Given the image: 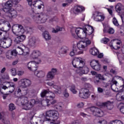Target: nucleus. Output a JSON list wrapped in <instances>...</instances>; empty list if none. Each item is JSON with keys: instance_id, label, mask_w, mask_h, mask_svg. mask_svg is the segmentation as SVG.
<instances>
[{"instance_id": "obj_52", "label": "nucleus", "mask_w": 124, "mask_h": 124, "mask_svg": "<svg viewBox=\"0 0 124 124\" xmlns=\"http://www.w3.org/2000/svg\"><path fill=\"white\" fill-rule=\"evenodd\" d=\"M119 78H121L122 81H123V85L120 87V92H122V91H123V90H124V78H123L121 77H119Z\"/></svg>"}, {"instance_id": "obj_61", "label": "nucleus", "mask_w": 124, "mask_h": 124, "mask_svg": "<svg viewBox=\"0 0 124 124\" xmlns=\"http://www.w3.org/2000/svg\"><path fill=\"white\" fill-rule=\"evenodd\" d=\"M37 28L40 30V31H44V27H43L42 25H38Z\"/></svg>"}, {"instance_id": "obj_24", "label": "nucleus", "mask_w": 124, "mask_h": 124, "mask_svg": "<svg viewBox=\"0 0 124 124\" xmlns=\"http://www.w3.org/2000/svg\"><path fill=\"white\" fill-rule=\"evenodd\" d=\"M123 7H124V6H123V4L121 3H118L116 6H115V11L116 12H118V13H120L121 11L123 10Z\"/></svg>"}, {"instance_id": "obj_5", "label": "nucleus", "mask_w": 124, "mask_h": 124, "mask_svg": "<svg viewBox=\"0 0 124 124\" xmlns=\"http://www.w3.org/2000/svg\"><path fill=\"white\" fill-rule=\"evenodd\" d=\"M2 46V48H6L10 47L12 45V40L9 38L8 36H4L3 38L1 39L0 45Z\"/></svg>"}, {"instance_id": "obj_2", "label": "nucleus", "mask_w": 124, "mask_h": 124, "mask_svg": "<svg viewBox=\"0 0 124 124\" xmlns=\"http://www.w3.org/2000/svg\"><path fill=\"white\" fill-rule=\"evenodd\" d=\"M45 121L49 122L50 124H60L61 121L59 119V112L55 110H51L46 111Z\"/></svg>"}, {"instance_id": "obj_32", "label": "nucleus", "mask_w": 124, "mask_h": 124, "mask_svg": "<svg viewBox=\"0 0 124 124\" xmlns=\"http://www.w3.org/2000/svg\"><path fill=\"white\" fill-rule=\"evenodd\" d=\"M67 50H68V47L63 46L60 50L59 53H60V54H66Z\"/></svg>"}, {"instance_id": "obj_59", "label": "nucleus", "mask_w": 124, "mask_h": 124, "mask_svg": "<svg viewBox=\"0 0 124 124\" xmlns=\"http://www.w3.org/2000/svg\"><path fill=\"white\" fill-rule=\"evenodd\" d=\"M84 87L86 89H91V88H92V85L90 83H85L84 84Z\"/></svg>"}, {"instance_id": "obj_48", "label": "nucleus", "mask_w": 124, "mask_h": 124, "mask_svg": "<svg viewBox=\"0 0 124 124\" xmlns=\"http://www.w3.org/2000/svg\"><path fill=\"white\" fill-rule=\"evenodd\" d=\"M18 54V53H17V49H14L13 50L11 51L10 55H11V56H14L15 57L16 56H17V55Z\"/></svg>"}, {"instance_id": "obj_62", "label": "nucleus", "mask_w": 124, "mask_h": 124, "mask_svg": "<svg viewBox=\"0 0 124 124\" xmlns=\"http://www.w3.org/2000/svg\"><path fill=\"white\" fill-rule=\"evenodd\" d=\"M50 72H51V73H52V74H54V75H56V74L57 73V69L52 68L51 69V71Z\"/></svg>"}, {"instance_id": "obj_46", "label": "nucleus", "mask_w": 124, "mask_h": 124, "mask_svg": "<svg viewBox=\"0 0 124 124\" xmlns=\"http://www.w3.org/2000/svg\"><path fill=\"white\" fill-rule=\"evenodd\" d=\"M23 56H27V55H29V54H30V49H29V48L26 47L23 49Z\"/></svg>"}, {"instance_id": "obj_1", "label": "nucleus", "mask_w": 124, "mask_h": 124, "mask_svg": "<svg viewBox=\"0 0 124 124\" xmlns=\"http://www.w3.org/2000/svg\"><path fill=\"white\" fill-rule=\"evenodd\" d=\"M91 40H85L78 43L77 46H73V50L70 52V56L73 57L75 55H80L84 53V51L88 50V46L91 45Z\"/></svg>"}, {"instance_id": "obj_31", "label": "nucleus", "mask_w": 124, "mask_h": 124, "mask_svg": "<svg viewBox=\"0 0 124 124\" xmlns=\"http://www.w3.org/2000/svg\"><path fill=\"white\" fill-rule=\"evenodd\" d=\"M103 31L104 33H109V34H114V29L112 28H110L108 30H107L106 29H103Z\"/></svg>"}, {"instance_id": "obj_58", "label": "nucleus", "mask_w": 124, "mask_h": 124, "mask_svg": "<svg viewBox=\"0 0 124 124\" xmlns=\"http://www.w3.org/2000/svg\"><path fill=\"white\" fill-rule=\"evenodd\" d=\"M109 39L108 38H107L106 37L105 38H104L103 39V41L104 43V44H107V43H108V42H109Z\"/></svg>"}, {"instance_id": "obj_21", "label": "nucleus", "mask_w": 124, "mask_h": 124, "mask_svg": "<svg viewBox=\"0 0 124 124\" xmlns=\"http://www.w3.org/2000/svg\"><path fill=\"white\" fill-rule=\"evenodd\" d=\"M104 19H105V16L99 15L98 14L97 15L94 17V21H96L97 22H100L101 21H104Z\"/></svg>"}, {"instance_id": "obj_20", "label": "nucleus", "mask_w": 124, "mask_h": 124, "mask_svg": "<svg viewBox=\"0 0 124 124\" xmlns=\"http://www.w3.org/2000/svg\"><path fill=\"white\" fill-rule=\"evenodd\" d=\"M6 89H8V87H7L6 86H5V85H3L0 89V92L2 94H3L2 97L3 99H6V97H7V96H8V93L4 94V92H3V91H5Z\"/></svg>"}, {"instance_id": "obj_51", "label": "nucleus", "mask_w": 124, "mask_h": 124, "mask_svg": "<svg viewBox=\"0 0 124 124\" xmlns=\"http://www.w3.org/2000/svg\"><path fill=\"white\" fill-rule=\"evenodd\" d=\"M9 109L10 111H13V110H15V106L13 104H10L9 105Z\"/></svg>"}, {"instance_id": "obj_23", "label": "nucleus", "mask_w": 124, "mask_h": 124, "mask_svg": "<svg viewBox=\"0 0 124 124\" xmlns=\"http://www.w3.org/2000/svg\"><path fill=\"white\" fill-rule=\"evenodd\" d=\"M81 68H82V70L79 73V75H80V76H81V75H83V74H88L89 72V68L86 66L84 67L83 66V67H81Z\"/></svg>"}, {"instance_id": "obj_18", "label": "nucleus", "mask_w": 124, "mask_h": 124, "mask_svg": "<svg viewBox=\"0 0 124 124\" xmlns=\"http://www.w3.org/2000/svg\"><path fill=\"white\" fill-rule=\"evenodd\" d=\"M55 97L49 96V99H46V101L47 103V106H49V105H54V104H56L57 103V100L54 99Z\"/></svg>"}, {"instance_id": "obj_63", "label": "nucleus", "mask_w": 124, "mask_h": 124, "mask_svg": "<svg viewBox=\"0 0 124 124\" xmlns=\"http://www.w3.org/2000/svg\"><path fill=\"white\" fill-rule=\"evenodd\" d=\"M98 93H103V89L101 88V87H98L97 88Z\"/></svg>"}, {"instance_id": "obj_54", "label": "nucleus", "mask_w": 124, "mask_h": 124, "mask_svg": "<svg viewBox=\"0 0 124 124\" xmlns=\"http://www.w3.org/2000/svg\"><path fill=\"white\" fill-rule=\"evenodd\" d=\"M48 86H50V87L53 86L55 85V82L54 81H50L46 83Z\"/></svg>"}, {"instance_id": "obj_37", "label": "nucleus", "mask_w": 124, "mask_h": 124, "mask_svg": "<svg viewBox=\"0 0 124 124\" xmlns=\"http://www.w3.org/2000/svg\"><path fill=\"white\" fill-rule=\"evenodd\" d=\"M16 51H17V55H22L23 56V54L24 53L23 48H22L20 46H17V47L16 48Z\"/></svg>"}, {"instance_id": "obj_44", "label": "nucleus", "mask_w": 124, "mask_h": 124, "mask_svg": "<svg viewBox=\"0 0 124 124\" xmlns=\"http://www.w3.org/2000/svg\"><path fill=\"white\" fill-rule=\"evenodd\" d=\"M9 92L10 93H12L15 90V84H13L12 86H9Z\"/></svg>"}, {"instance_id": "obj_42", "label": "nucleus", "mask_w": 124, "mask_h": 124, "mask_svg": "<svg viewBox=\"0 0 124 124\" xmlns=\"http://www.w3.org/2000/svg\"><path fill=\"white\" fill-rule=\"evenodd\" d=\"M109 124H123V122L120 120H116L109 122Z\"/></svg>"}, {"instance_id": "obj_53", "label": "nucleus", "mask_w": 124, "mask_h": 124, "mask_svg": "<svg viewBox=\"0 0 124 124\" xmlns=\"http://www.w3.org/2000/svg\"><path fill=\"white\" fill-rule=\"evenodd\" d=\"M94 83L95 84V85H100L101 84V81H100V80H99V79L96 78L94 81Z\"/></svg>"}, {"instance_id": "obj_30", "label": "nucleus", "mask_w": 124, "mask_h": 124, "mask_svg": "<svg viewBox=\"0 0 124 124\" xmlns=\"http://www.w3.org/2000/svg\"><path fill=\"white\" fill-rule=\"evenodd\" d=\"M43 35L46 41L50 40L51 39V35L49 34V32L45 31L43 33Z\"/></svg>"}, {"instance_id": "obj_22", "label": "nucleus", "mask_w": 124, "mask_h": 124, "mask_svg": "<svg viewBox=\"0 0 124 124\" xmlns=\"http://www.w3.org/2000/svg\"><path fill=\"white\" fill-rule=\"evenodd\" d=\"M7 13H9L12 18H16L17 17V11L15 10H9Z\"/></svg>"}, {"instance_id": "obj_12", "label": "nucleus", "mask_w": 124, "mask_h": 124, "mask_svg": "<svg viewBox=\"0 0 124 124\" xmlns=\"http://www.w3.org/2000/svg\"><path fill=\"white\" fill-rule=\"evenodd\" d=\"M28 68L31 71L35 72L37 70V66H36V63L34 61L29 62L28 63Z\"/></svg>"}, {"instance_id": "obj_6", "label": "nucleus", "mask_w": 124, "mask_h": 124, "mask_svg": "<svg viewBox=\"0 0 124 124\" xmlns=\"http://www.w3.org/2000/svg\"><path fill=\"white\" fill-rule=\"evenodd\" d=\"M89 110L93 113V116L95 117H102L103 116V111L99 108L91 107L89 108Z\"/></svg>"}, {"instance_id": "obj_3", "label": "nucleus", "mask_w": 124, "mask_h": 124, "mask_svg": "<svg viewBox=\"0 0 124 124\" xmlns=\"http://www.w3.org/2000/svg\"><path fill=\"white\" fill-rule=\"evenodd\" d=\"M72 63L75 68H82L85 64V61L80 57L74 58Z\"/></svg>"}, {"instance_id": "obj_60", "label": "nucleus", "mask_w": 124, "mask_h": 124, "mask_svg": "<svg viewBox=\"0 0 124 124\" xmlns=\"http://www.w3.org/2000/svg\"><path fill=\"white\" fill-rule=\"evenodd\" d=\"M64 96L65 97H68L69 96V93H67V90L65 89L64 92L63 93Z\"/></svg>"}, {"instance_id": "obj_4", "label": "nucleus", "mask_w": 124, "mask_h": 124, "mask_svg": "<svg viewBox=\"0 0 124 124\" xmlns=\"http://www.w3.org/2000/svg\"><path fill=\"white\" fill-rule=\"evenodd\" d=\"M97 106H99L100 107H104V108H106L108 110H112L114 108V102H111L110 101H108L105 102H97Z\"/></svg>"}, {"instance_id": "obj_64", "label": "nucleus", "mask_w": 124, "mask_h": 124, "mask_svg": "<svg viewBox=\"0 0 124 124\" xmlns=\"http://www.w3.org/2000/svg\"><path fill=\"white\" fill-rule=\"evenodd\" d=\"M120 112L122 113V114H124V106L121 107V108L120 109Z\"/></svg>"}, {"instance_id": "obj_57", "label": "nucleus", "mask_w": 124, "mask_h": 124, "mask_svg": "<svg viewBox=\"0 0 124 124\" xmlns=\"http://www.w3.org/2000/svg\"><path fill=\"white\" fill-rule=\"evenodd\" d=\"M2 122L4 124H9L10 122L9 120H6V119L3 118L2 119Z\"/></svg>"}, {"instance_id": "obj_13", "label": "nucleus", "mask_w": 124, "mask_h": 124, "mask_svg": "<svg viewBox=\"0 0 124 124\" xmlns=\"http://www.w3.org/2000/svg\"><path fill=\"white\" fill-rule=\"evenodd\" d=\"M83 11H85V8L84 7L77 5L74 8L73 12L74 14H76L77 15H78L79 13H82Z\"/></svg>"}, {"instance_id": "obj_33", "label": "nucleus", "mask_w": 124, "mask_h": 124, "mask_svg": "<svg viewBox=\"0 0 124 124\" xmlns=\"http://www.w3.org/2000/svg\"><path fill=\"white\" fill-rule=\"evenodd\" d=\"M4 23L1 21H0V31L4 32H7V30H4Z\"/></svg>"}, {"instance_id": "obj_15", "label": "nucleus", "mask_w": 124, "mask_h": 124, "mask_svg": "<svg viewBox=\"0 0 124 124\" xmlns=\"http://www.w3.org/2000/svg\"><path fill=\"white\" fill-rule=\"evenodd\" d=\"M22 105H23V109L25 110V106L29 104V100H28V97L25 96H22L19 98Z\"/></svg>"}, {"instance_id": "obj_34", "label": "nucleus", "mask_w": 124, "mask_h": 124, "mask_svg": "<svg viewBox=\"0 0 124 124\" xmlns=\"http://www.w3.org/2000/svg\"><path fill=\"white\" fill-rule=\"evenodd\" d=\"M46 77L47 79H49V80H53L55 77V75L49 71L47 74Z\"/></svg>"}, {"instance_id": "obj_41", "label": "nucleus", "mask_w": 124, "mask_h": 124, "mask_svg": "<svg viewBox=\"0 0 124 124\" xmlns=\"http://www.w3.org/2000/svg\"><path fill=\"white\" fill-rule=\"evenodd\" d=\"M62 31V28L57 26L56 29H53L52 32H53V33H57L58 31Z\"/></svg>"}, {"instance_id": "obj_35", "label": "nucleus", "mask_w": 124, "mask_h": 124, "mask_svg": "<svg viewBox=\"0 0 124 124\" xmlns=\"http://www.w3.org/2000/svg\"><path fill=\"white\" fill-rule=\"evenodd\" d=\"M98 63H99V61L95 60H93L91 61L90 62V65L91 67L93 68V67L96 65Z\"/></svg>"}, {"instance_id": "obj_40", "label": "nucleus", "mask_w": 124, "mask_h": 124, "mask_svg": "<svg viewBox=\"0 0 124 124\" xmlns=\"http://www.w3.org/2000/svg\"><path fill=\"white\" fill-rule=\"evenodd\" d=\"M79 96L81 98H84L85 99L89 98V97L87 96L86 94H85L84 92H79Z\"/></svg>"}, {"instance_id": "obj_10", "label": "nucleus", "mask_w": 124, "mask_h": 124, "mask_svg": "<svg viewBox=\"0 0 124 124\" xmlns=\"http://www.w3.org/2000/svg\"><path fill=\"white\" fill-rule=\"evenodd\" d=\"M109 46L114 50H119L121 48V41L118 42V40H113L109 43Z\"/></svg>"}, {"instance_id": "obj_25", "label": "nucleus", "mask_w": 124, "mask_h": 124, "mask_svg": "<svg viewBox=\"0 0 124 124\" xmlns=\"http://www.w3.org/2000/svg\"><path fill=\"white\" fill-rule=\"evenodd\" d=\"M34 75L37 76V77H38V78H42V77H44V75H45L43 71L36 70L34 72Z\"/></svg>"}, {"instance_id": "obj_50", "label": "nucleus", "mask_w": 124, "mask_h": 124, "mask_svg": "<svg viewBox=\"0 0 124 124\" xmlns=\"http://www.w3.org/2000/svg\"><path fill=\"white\" fill-rule=\"evenodd\" d=\"M27 31L28 33H33V28L31 27H27Z\"/></svg>"}, {"instance_id": "obj_11", "label": "nucleus", "mask_w": 124, "mask_h": 124, "mask_svg": "<svg viewBox=\"0 0 124 124\" xmlns=\"http://www.w3.org/2000/svg\"><path fill=\"white\" fill-rule=\"evenodd\" d=\"M19 84L23 88H27V87H30L31 85V81L28 79H23L20 80Z\"/></svg>"}, {"instance_id": "obj_17", "label": "nucleus", "mask_w": 124, "mask_h": 124, "mask_svg": "<svg viewBox=\"0 0 124 124\" xmlns=\"http://www.w3.org/2000/svg\"><path fill=\"white\" fill-rule=\"evenodd\" d=\"M25 39H26V36L23 34L20 35L15 38V42L16 44H20V43L23 42Z\"/></svg>"}, {"instance_id": "obj_38", "label": "nucleus", "mask_w": 124, "mask_h": 124, "mask_svg": "<svg viewBox=\"0 0 124 124\" xmlns=\"http://www.w3.org/2000/svg\"><path fill=\"white\" fill-rule=\"evenodd\" d=\"M92 68L93 69H94V70H95V71H99V70L101 69V65L99 63H98Z\"/></svg>"}, {"instance_id": "obj_55", "label": "nucleus", "mask_w": 124, "mask_h": 124, "mask_svg": "<svg viewBox=\"0 0 124 124\" xmlns=\"http://www.w3.org/2000/svg\"><path fill=\"white\" fill-rule=\"evenodd\" d=\"M112 22L115 26H119V23H118V20L115 17L113 18Z\"/></svg>"}, {"instance_id": "obj_56", "label": "nucleus", "mask_w": 124, "mask_h": 124, "mask_svg": "<svg viewBox=\"0 0 124 124\" xmlns=\"http://www.w3.org/2000/svg\"><path fill=\"white\" fill-rule=\"evenodd\" d=\"M101 62L104 63H109V60L107 58H103Z\"/></svg>"}, {"instance_id": "obj_19", "label": "nucleus", "mask_w": 124, "mask_h": 124, "mask_svg": "<svg viewBox=\"0 0 124 124\" xmlns=\"http://www.w3.org/2000/svg\"><path fill=\"white\" fill-rule=\"evenodd\" d=\"M28 44L32 48H35L36 46V39L34 37H32L29 39Z\"/></svg>"}, {"instance_id": "obj_39", "label": "nucleus", "mask_w": 124, "mask_h": 124, "mask_svg": "<svg viewBox=\"0 0 124 124\" xmlns=\"http://www.w3.org/2000/svg\"><path fill=\"white\" fill-rule=\"evenodd\" d=\"M87 35H88L84 32V31H83L82 32H80L79 34H78V36L79 38L83 39L85 38Z\"/></svg>"}, {"instance_id": "obj_49", "label": "nucleus", "mask_w": 124, "mask_h": 124, "mask_svg": "<svg viewBox=\"0 0 124 124\" xmlns=\"http://www.w3.org/2000/svg\"><path fill=\"white\" fill-rule=\"evenodd\" d=\"M10 71L12 73L13 76H16L17 75V72H16V69L13 68L10 70Z\"/></svg>"}, {"instance_id": "obj_9", "label": "nucleus", "mask_w": 124, "mask_h": 124, "mask_svg": "<svg viewBox=\"0 0 124 124\" xmlns=\"http://www.w3.org/2000/svg\"><path fill=\"white\" fill-rule=\"evenodd\" d=\"M82 30L83 31V32L86 33L87 35H91L93 31H94V29H93V27L92 26L86 25L83 27Z\"/></svg>"}, {"instance_id": "obj_8", "label": "nucleus", "mask_w": 124, "mask_h": 124, "mask_svg": "<svg viewBox=\"0 0 124 124\" xmlns=\"http://www.w3.org/2000/svg\"><path fill=\"white\" fill-rule=\"evenodd\" d=\"M23 29V27L22 25L16 24L13 26L12 31L15 35H18L19 32H20Z\"/></svg>"}, {"instance_id": "obj_7", "label": "nucleus", "mask_w": 124, "mask_h": 124, "mask_svg": "<svg viewBox=\"0 0 124 124\" xmlns=\"http://www.w3.org/2000/svg\"><path fill=\"white\" fill-rule=\"evenodd\" d=\"M15 2H16L15 0H13V1L12 0H8L6 3H5L3 11L5 13L8 12V11L11 9V7L13 6L14 4L15 5H17V4H16Z\"/></svg>"}, {"instance_id": "obj_47", "label": "nucleus", "mask_w": 124, "mask_h": 124, "mask_svg": "<svg viewBox=\"0 0 124 124\" xmlns=\"http://www.w3.org/2000/svg\"><path fill=\"white\" fill-rule=\"evenodd\" d=\"M47 93H49V90H43L42 93H41V97H44Z\"/></svg>"}, {"instance_id": "obj_28", "label": "nucleus", "mask_w": 124, "mask_h": 124, "mask_svg": "<svg viewBox=\"0 0 124 124\" xmlns=\"http://www.w3.org/2000/svg\"><path fill=\"white\" fill-rule=\"evenodd\" d=\"M90 52L92 55L93 56H97L98 54H99V51H98V49L96 48H93L90 49Z\"/></svg>"}, {"instance_id": "obj_16", "label": "nucleus", "mask_w": 124, "mask_h": 124, "mask_svg": "<svg viewBox=\"0 0 124 124\" xmlns=\"http://www.w3.org/2000/svg\"><path fill=\"white\" fill-rule=\"evenodd\" d=\"M37 102L35 101V100L32 99L30 101L29 104L25 106V110H30L31 108H32L35 104H36Z\"/></svg>"}, {"instance_id": "obj_43", "label": "nucleus", "mask_w": 124, "mask_h": 124, "mask_svg": "<svg viewBox=\"0 0 124 124\" xmlns=\"http://www.w3.org/2000/svg\"><path fill=\"white\" fill-rule=\"evenodd\" d=\"M96 78H97V79H98L99 80H101V81H105L106 80L105 78H104V77L101 75V74L96 75Z\"/></svg>"}, {"instance_id": "obj_45", "label": "nucleus", "mask_w": 124, "mask_h": 124, "mask_svg": "<svg viewBox=\"0 0 124 124\" xmlns=\"http://www.w3.org/2000/svg\"><path fill=\"white\" fill-rule=\"evenodd\" d=\"M81 91L84 93L85 94H87L88 97L90 96L89 89L87 88H82Z\"/></svg>"}, {"instance_id": "obj_14", "label": "nucleus", "mask_w": 124, "mask_h": 124, "mask_svg": "<svg viewBox=\"0 0 124 124\" xmlns=\"http://www.w3.org/2000/svg\"><path fill=\"white\" fill-rule=\"evenodd\" d=\"M47 20V18H46V16L38 15L36 16V22L37 24H43V23H45Z\"/></svg>"}, {"instance_id": "obj_36", "label": "nucleus", "mask_w": 124, "mask_h": 124, "mask_svg": "<svg viewBox=\"0 0 124 124\" xmlns=\"http://www.w3.org/2000/svg\"><path fill=\"white\" fill-rule=\"evenodd\" d=\"M70 90L74 94L77 93V91H76V87L75 85H72L70 86Z\"/></svg>"}, {"instance_id": "obj_29", "label": "nucleus", "mask_w": 124, "mask_h": 124, "mask_svg": "<svg viewBox=\"0 0 124 124\" xmlns=\"http://www.w3.org/2000/svg\"><path fill=\"white\" fill-rule=\"evenodd\" d=\"M40 55H41V53H40V51L38 50H34L32 52V56L34 59L38 58Z\"/></svg>"}, {"instance_id": "obj_27", "label": "nucleus", "mask_w": 124, "mask_h": 124, "mask_svg": "<svg viewBox=\"0 0 124 124\" xmlns=\"http://www.w3.org/2000/svg\"><path fill=\"white\" fill-rule=\"evenodd\" d=\"M53 88H54V89H55V90H57V91H54V93H62V88L61 87V86L55 85L54 84L53 86Z\"/></svg>"}, {"instance_id": "obj_26", "label": "nucleus", "mask_w": 124, "mask_h": 124, "mask_svg": "<svg viewBox=\"0 0 124 124\" xmlns=\"http://www.w3.org/2000/svg\"><path fill=\"white\" fill-rule=\"evenodd\" d=\"M29 5L30 6H31V11L33 12V13H34V8H35V7L34 6V4L37 2V1H35L34 3L32 4V0H27Z\"/></svg>"}]
</instances>
